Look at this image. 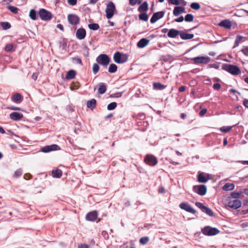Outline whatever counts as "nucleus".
Wrapping results in <instances>:
<instances>
[{
  "instance_id": "aec40b11",
  "label": "nucleus",
  "mask_w": 248,
  "mask_h": 248,
  "mask_svg": "<svg viewBox=\"0 0 248 248\" xmlns=\"http://www.w3.org/2000/svg\"><path fill=\"white\" fill-rule=\"evenodd\" d=\"M23 115L22 113L14 112L10 114V118L14 121H19L23 117Z\"/></svg>"
},
{
  "instance_id": "8fccbe9b",
  "label": "nucleus",
  "mask_w": 248,
  "mask_h": 248,
  "mask_svg": "<svg viewBox=\"0 0 248 248\" xmlns=\"http://www.w3.org/2000/svg\"><path fill=\"white\" fill-rule=\"evenodd\" d=\"M232 126H230V127H221L220 128V130L222 132H224V133H227L228 132H229L231 129H232Z\"/></svg>"
},
{
  "instance_id": "cd10ccee",
  "label": "nucleus",
  "mask_w": 248,
  "mask_h": 248,
  "mask_svg": "<svg viewBox=\"0 0 248 248\" xmlns=\"http://www.w3.org/2000/svg\"><path fill=\"white\" fill-rule=\"evenodd\" d=\"M234 188V185L232 183H227L222 187V189L225 191L232 190Z\"/></svg>"
},
{
  "instance_id": "412c9836",
  "label": "nucleus",
  "mask_w": 248,
  "mask_h": 248,
  "mask_svg": "<svg viewBox=\"0 0 248 248\" xmlns=\"http://www.w3.org/2000/svg\"><path fill=\"white\" fill-rule=\"evenodd\" d=\"M149 40L146 38L141 39L137 43V46L139 48H143L149 43Z\"/></svg>"
},
{
  "instance_id": "9d476101",
  "label": "nucleus",
  "mask_w": 248,
  "mask_h": 248,
  "mask_svg": "<svg viewBox=\"0 0 248 248\" xmlns=\"http://www.w3.org/2000/svg\"><path fill=\"white\" fill-rule=\"evenodd\" d=\"M195 205L199 207L201 210L205 213L206 214L210 216H213V212L209 207L204 206L202 203L200 202H196Z\"/></svg>"
},
{
  "instance_id": "f8f14e48",
  "label": "nucleus",
  "mask_w": 248,
  "mask_h": 248,
  "mask_svg": "<svg viewBox=\"0 0 248 248\" xmlns=\"http://www.w3.org/2000/svg\"><path fill=\"white\" fill-rule=\"evenodd\" d=\"M179 207L183 210H184L187 212L195 214L196 213V211L193 209L191 206L187 202H182L180 205Z\"/></svg>"
},
{
  "instance_id": "b1692460",
  "label": "nucleus",
  "mask_w": 248,
  "mask_h": 248,
  "mask_svg": "<svg viewBox=\"0 0 248 248\" xmlns=\"http://www.w3.org/2000/svg\"><path fill=\"white\" fill-rule=\"evenodd\" d=\"M179 34H180V31L171 29L169 31L167 35L169 37L175 38Z\"/></svg>"
},
{
  "instance_id": "09e8293b",
  "label": "nucleus",
  "mask_w": 248,
  "mask_h": 248,
  "mask_svg": "<svg viewBox=\"0 0 248 248\" xmlns=\"http://www.w3.org/2000/svg\"><path fill=\"white\" fill-rule=\"evenodd\" d=\"M141 2V0H129V4L132 6H134L136 4H140Z\"/></svg>"
},
{
  "instance_id": "c85d7f7f",
  "label": "nucleus",
  "mask_w": 248,
  "mask_h": 248,
  "mask_svg": "<svg viewBox=\"0 0 248 248\" xmlns=\"http://www.w3.org/2000/svg\"><path fill=\"white\" fill-rule=\"evenodd\" d=\"M62 174V170L60 169H57L53 170L52 171V175L54 178H60Z\"/></svg>"
},
{
  "instance_id": "2eb2a0df",
  "label": "nucleus",
  "mask_w": 248,
  "mask_h": 248,
  "mask_svg": "<svg viewBox=\"0 0 248 248\" xmlns=\"http://www.w3.org/2000/svg\"><path fill=\"white\" fill-rule=\"evenodd\" d=\"M164 14L165 12L164 11H160L154 13L150 19L151 23L152 24L155 23L158 20L162 18L164 16Z\"/></svg>"
},
{
  "instance_id": "7c9ffc66",
  "label": "nucleus",
  "mask_w": 248,
  "mask_h": 248,
  "mask_svg": "<svg viewBox=\"0 0 248 248\" xmlns=\"http://www.w3.org/2000/svg\"><path fill=\"white\" fill-rule=\"evenodd\" d=\"M76 76V72L73 70H69L66 74L65 78L68 80L73 79Z\"/></svg>"
},
{
  "instance_id": "39448f33",
  "label": "nucleus",
  "mask_w": 248,
  "mask_h": 248,
  "mask_svg": "<svg viewBox=\"0 0 248 248\" xmlns=\"http://www.w3.org/2000/svg\"><path fill=\"white\" fill-rule=\"evenodd\" d=\"M38 14L41 19L43 20H49L52 18L51 13L45 9H40Z\"/></svg>"
},
{
  "instance_id": "e2e57ef3",
  "label": "nucleus",
  "mask_w": 248,
  "mask_h": 248,
  "mask_svg": "<svg viewBox=\"0 0 248 248\" xmlns=\"http://www.w3.org/2000/svg\"><path fill=\"white\" fill-rule=\"evenodd\" d=\"M9 108L11 110H20V108L18 107H12L11 108Z\"/></svg>"
},
{
  "instance_id": "20e7f679",
  "label": "nucleus",
  "mask_w": 248,
  "mask_h": 248,
  "mask_svg": "<svg viewBox=\"0 0 248 248\" xmlns=\"http://www.w3.org/2000/svg\"><path fill=\"white\" fill-rule=\"evenodd\" d=\"M115 10V6L112 2H109L106 9V17L108 19H110L112 17L114 11Z\"/></svg>"
},
{
  "instance_id": "4d7b16f0",
  "label": "nucleus",
  "mask_w": 248,
  "mask_h": 248,
  "mask_svg": "<svg viewBox=\"0 0 248 248\" xmlns=\"http://www.w3.org/2000/svg\"><path fill=\"white\" fill-rule=\"evenodd\" d=\"M241 51L246 56L248 55V47H246L244 49H242Z\"/></svg>"
},
{
  "instance_id": "de8ad7c7",
  "label": "nucleus",
  "mask_w": 248,
  "mask_h": 248,
  "mask_svg": "<svg viewBox=\"0 0 248 248\" xmlns=\"http://www.w3.org/2000/svg\"><path fill=\"white\" fill-rule=\"evenodd\" d=\"M73 62L78 63L81 65H83L82 61L80 58L78 57H76V58H72Z\"/></svg>"
},
{
  "instance_id": "393cba45",
  "label": "nucleus",
  "mask_w": 248,
  "mask_h": 248,
  "mask_svg": "<svg viewBox=\"0 0 248 248\" xmlns=\"http://www.w3.org/2000/svg\"><path fill=\"white\" fill-rule=\"evenodd\" d=\"M169 4L178 5L180 4L185 6L186 4V2L184 0H167Z\"/></svg>"
},
{
  "instance_id": "680f3d73",
  "label": "nucleus",
  "mask_w": 248,
  "mask_h": 248,
  "mask_svg": "<svg viewBox=\"0 0 248 248\" xmlns=\"http://www.w3.org/2000/svg\"><path fill=\"white\" fill-rule=\"evenodd\" d=\"M185 90H186V87L185 86H182L179 88V91L180 92H184L185 91Z\"/></svg>"
},
{
  "instance_id": "0e129e2a",
  "label": "nucleus",
  "mask_w": 248,
  "mask_h": 248,
  "mask_svg": "<svg viewBox=\"0 0 248 248\" xmlns=\"http://www.w3.org/2000/svg\"><path fill=\"white\" fill-rule=\"evenodd\" d=\"M57 27L60 30H62V31H63V26L61 24H59L57 25Z\"/></svg>"
},
{
  "instance_id": "473e14b6",
  "label": "nucleus",
  "mask_w": 248,
  "mask_h": 248,
  "mask_svg": "<svg viewBox=\"0 0 248 248\" xmlns=\"http://www.w3.org/2000/svg\"><path fill=\"white\" fill-rule=\"evenodd\" d=\"M107 90L106 85L104 83L99 84V87L98 90V93L100 94L104 93Z\"/></svg>"
},
{
  "instance_id": "864d4df0",
  "label": "nucleus",
  "mask_w": 248,
  "mask_h": 248,
  "mask_svg": "<svg viewBox=\"0 0 248 248\" xmlns=\"http://www.w3.org/2000/svg\"><path fill=\"white\" fill-rule=\"evenodd\" d=\"M68 3L71 5H75L77 4V0H67Z\"/></svg>"
},
{
  "instance_id": "2f4dec72",
  "label": "nucleus",
  "mask_w": 248,
  "mask_h": 248,
  "mask_svg": "<svg viewBox=\"0 0 248 248\" xmlns=\"http://www.w3.org/2000/svg\"><path fill=\"white\" fill-rule=\"evenodd\" d=\"M153 88L155 90H162L166 88V86L160 82H155L153 83Z\"/></svg>"
},
{
  "instance_id": "ddd939ff",
  "label": "nucleus",
  "mask_w": 248,
  "mask_h": 248,
  "mask_svg": "<svg viewBox=\"0 0 248 248\" xmlns=\"http://www.w3.org/2000/svg\"><path fill=\"white\" fill-rule=\"evenodd\" d=\"M192 60L195 64L207 63L210 61V58L209 57L204 56L195 57Z\"/></svg>"
},
{
  "instance_id": "f03ea898",
  "label": "nucleus",
  "mask_w": 248,
  "mask_h": 248,
  "mask_svg": "<svg viewBox=\"0 0 248 248\" xmlns=\"http://www.w3.org/2000/svg\"><path fill=\"white\" fill-rule=\"evenodd\" d=\"M96 62L104 66H107L110 62V58L105 54L99 55L96 58Z\"/></svg>"
},
{
  "instance_id": "ea45409f",
  "label": "nucleus",
  "mask_w": 248,
  "mask_h": 248,
  "mask_svg": "<svg viewBox=\"0 0 248 248\" xmlns=\"http://www.w3.org/2000/svg\"><path fill=\"white\" fill-rule=\"evenodd\" d=\"M184 19L186 22H191L194 19V16L192 14H188L185 16Z\"/></svg>"
},
{
  "instance_id": "13d9d810",
  "label": "nucleus",
  "mask_w": 248,
  "mask_h": 248,
  "mask_svg": "<svg viewBox=\"0 0 248 248\" xmlns=\"http://www.w3.org/2000/svg\"><path fill=\"white\" fill-rule=\"evenodd\" d=\"M207 112V109L204 108L201 110L199 113V115L200 116H203Z\"/></svg>"
},
{
  "instance_id": "f3484780",
  "label": "nucleus",
  "mask_w": 248,
  "mask_h": 248,
  "mask_svg": "<svg viewBox=\"0 0 248 248\" xmlns=\"http://www.w3.org/2000/svg\"><path fill=\"white\" fill-rule=\"evenodd\" d=\"M97 217V213L96 211H93L88 213L86 216V218L87 220L91 221H94L96 220Z\"/></svg>"
},
{
  "instance_id": "052dcab7",
  "label": "nucleus",
  "mask_w": 248,
  "mask_h": 248,
  "mask_svg": "<svg viewBox=\"0 0 248 248\" xmlns=\"http://www.w3.org/2000/svg\"><path fill=\"white\" fill-rule=\"evenodd\" d=\"M158 192L161 193H165V188L163 187H160L158 189Z\"/></svg>"
},
{
  "instance_id": "5701e85b",
  "label": "nucleus",
  "mask_w": 248,
  "mask_h": 248,
  "mask_svg": "<svg viewBox=\"0 0 248 248\" xmlns=\"http://www.w3.org/2000/svg\"><path fill=\"white\" fill-rule=\"evenodd\" d=\"M180 36L183 40H188L192 39L194 37V34L191 33H188L186 32H180Z\"/></svg>"
},
{
  "instance_id": "0eeeda50",
  "label": "nucleus",
  "mask_w": 248,
  "mask_h": 248,
  "mask_svg": "<svg viewBox=\"0 0 248 248\" xmlns=\"http://www.w3.org/2000/svg\"><path fill=\"white\" fill-rule=\"evenodd\" d=\"M193 190L199 195L203 196L206 193L207 188L204 185L194 186L193 187Z\"/></svg>"
},
{
  "instance_id": "a19ab883",
  "label": "nucleus",
  "mask_w": 248,
  "mask_h": 248,
  "mask_svg": "<svg viewBox=\"0 0 248 248\" xmlns=\"http://www.w3.org/2000/svg\"><path fill=\"white\" fill-rule=\"evenodd\" d=\"M190 7L194 10H199L201 8L200 4L198 2H193L190 4Z\"/></svg>"
},
{
  "instance_id": "603ef678",
  "label": "nucleus",
  "mask_w": 248,
  "mask_h": 248,
  "mask_svg": "<svg viewBox=\"0 0 248 248\" xmlns=\"http://www.w3.org/2000/svg\"><path fill=\"white\" fill-rule=\"evenodd\" d=\"M241 193L239 192H232L231 193V197L234 199H237L240 196Z\"/></svg>"
},
{
  "instance_id": "72a5a7b5",
  "label": "nucleus",
  "mask_w": 248,
  "mask_h": 248,
  "mask_svg": "<svg viewBox=\"0 0 248 248\" xmlns=\"http://www.w3.org/2000/svg\"><path fill=\"white\" fill-rule=\"evenodd\" d=\"M88 27L90 30L96 31L99 29V25L97 23H91L88 25Z\"/></svg>"
},
{
  "instance_id": "a211bd4d",
  "label": "nucleus",
  "mask_w": 248,
  "mask_h": 248,
  "mask_svg": "<svg viewBox=\"0 0 248 248\" xmlns=\"http://www.w3.org/2000/svg\"><path fill=\"white\" fill-rule=\"evenodd\" d=\"M218 25L221 27H223L227 29H231L232 26V22L229 19H225L221 21L219 24Z\"/></svg>"
},
{
  "instance_id": "49530a36",
  "label": "nucleus",
  "mask_w": 248,
  "mask_h": 248,
  "mask_svg": "<svg viewBox=\"0 0 248 248\" xmlns=\"http://www.w3.org/2000/svg\"><path fill=\"white\" fill-rule=\"evenodd\" d=\"M22 174V170L21 169L17 170L14 174L15 177H18L20 176Z\"/></svg>"
},
{
  "instance_id": "c03bdc74",
  "label": "nucleus",
  "mask_w": 248,
  "mask_h": 248,
  "mask_svg": "<svg viewBox=\"0 0 248 248\" xmlns=\"http://www.w3.org/2000/svg\"><path fill=\"white\" fill-rule=\"evenodd\" d=\"M149 240L148 237H143L140 239V242L142 245H145L148 242Z\"/></svg>"
},
{
  "instance_id": "1a4fd4ad",
  "label": "nucleus",
  "mask_w": 248,
  "mask_h": 248,
  "mask_svg": "<svg viewBox=\"0 0 248 248\" xmlns=\"http://www.w3.org/2000/svg\"><path fill=\"white\" fill-rule=\"evenodd\" d=\"M211 175L208 173L200 172L199 173L198 175V181L200 183H206L209 180L211 179Z\"/></svg>"
},
{
  "instance_id": "69168bd1",
  "label": "nucleus",
  "mask_w": 248,
  "mask_h": 248,
  "mask_svg": "<svg viewBox=\"0 0 248 248\" xmlns=\"http://www.w3.org/2000/svg\"><path fill=\"white\" fill-rule=\"evenodd\" d=\"M99 0H89V2L90 4H95Z\"/></svg>"
},
{
  "instance_id": "4be33fe9",
  "label": "nucleus",
  "mask_w": 248,
  "mask_h": 248,
  "mask_svg": "<svg viewBox=\"0 0 248 248\" xmlns=\"http://www.w3.org/2000/svg\"><path fill=\"white\" fill-rule=\"evenodd\" d=\"M114 61L117 63H122L125 62V61L122 60L121 54L119 52H116L113 56Z\"/></svg>"
},
{
  "instance_id": "7ed1b4c3",
  "label": "nucleus",
  "mask_w": 248,
  "mask_h": 248,
  "mask_svg": "<svg viewBox=\"0 0 248 248\" xmlns=\"http://www.w3.org/2000/svg\"><path fill=\"white\" fill-rule=\"evenodd\" d=\"M202 233L208 236H212L217 234L219 233V230L216 228H212L210 226H207L202 229Z\"/></svg>"
},
{
  "instance_id": "dca6fc26",
  "label": "nucleus",
  "mask_w": 248,
  "mask_h": 248,
  "mask_svg": "<svg viewBox=\"0 0 248 248\" xmlns=\"http://www.w3.org/2000/svg\"><path fill=\"white\" fill-rule=\"evenodd\" d=\"M86 35V31L85 30L82 28L78 29L76 33V37L79 40H82L84 39Z\"/></svg>"
},
{
  "instance_id": "c756f323",
  "label": "nucleus",
  "mask_w": 248,
  "mask_h": 248,
  "mask_svg": "<svg viewBox=\"0 0 248 248\" xmlns=\"http://www.w3.org/2000/svg\"><path fill=\"white\" fill-rule=\"evenodd\" d=\"M22 100V96L20 93H17L13 95L12 100L16 103H19Z\"/></svg>"
},
{
  "instance_id": "58836bf2",
  "label": "nucleus",
  "mask_w": 248,
  "mask_h": 248,
  "mask_svg": "<svg viewBox=\"0 0 248 248\" xmlns=\"http://www.w3.org/2000/svg\"><path fill=\"white\" fill-rule=\"evenodd\" d=\"M0 25L4 30H7L11 28V24L7 22H1Z\"/></svg>"
},
{
  "instance_id": "423d86ee",
  "label": "nucleus",
  "mask_w": 248,
  "mask_h": 248,
  "mask_svg": "<svg viewBox=\"0 0 248 248\" xmlns=\"http://www.w3.org/2000/svg\"><path fill=\"white\" fill-rule=\"evenodd\" d=\"M144 161L146 164L151 166H154L157 163L156 157L152 155H146L144 158Z\"/></svg>"
},
{
  "instance_id": "774afa93",
  "label": "nucleus",
  "mask_w": 248,
  "mask_h": 248,
  "mask_svg": "<svg viewBox=\"0 0 248 248\" xmlns=\"http://www.w3.org/2000/svg\"><path fill=\"white\" fill-rule=\"evenodd\" d=\"M243 104L246 108H248V100L245 99L244 101Z\"/></svg>"
},
{
  "instance_id": "37998d69",
  "label": "nucleus",
  "mask_w": 248,
  "mask_h": 248,
  "mask_svg": "<svg viewBox=\"0 0 248 248\" xmlns=\"http://www.w3.org/2000/svg\"><path fill=\"white\" fill-rule=\"evenodd\" d=\"M117 107V103L116 102H112L109 104L107 106V109L109 110L114 109Z\"/></svg>"
},
{
  "instance_id": "6e6552de",
  "label": "nucleus",
  "mask_w": 248,
  "mask_h": 248,
  "mask_svg": "<svg viewBox=\"0 0 248 248\" xmlns=\"http://www.w3.org/2000/svg\"><path fill=\"white\" fill-rule=\"evenodd\" d=\"M67 19L70 24L76 26L79 24L80 21L79 17L75 14H69L67 16Z\"/></svg>"
},
{
  "instance_id": "5fc2aeb1",
  "label": "nucleus",
  "mask_w": 248,
  "mask_h": 248,
  "mask_svg": "<svg viewBox=\"0 0 248 248\" xmlns=\"http://www.w3.org/2000/svg\"><path fill=\"white\" fill-rule=\"evenodd\" d=\"M184 20V18L183 16H181L180 17L176 18L174 20V21L177 22H183Z\"/></svg>"
},
{
  "instance_id": "6ab92c4d",
  "label": "nucleus",
  "mask_w": 248,
  "mask_h": 248,
  "mask_svg": "<svg viewBox=\"0 0 248 248\" xmlns=\"http://www.w3.org/2000/svg\"><path fill=\"white\" fill-rule=\"evenodd\" d=\"M185 12V8L181 6H176L174 7L173 11V14L174 16H177Z\"/></svg>"
},
{
  "instance_id": "3c124183",
  "label": "nucleus",
  "mask_w": 248,
  "mask_h": 248,
  "mask_svg": "<svg viewBox=\"0 0 248 248\" xmlns=\"http://www.w3.org/2000/svg\"><path fill=\"white\" fill-rule=\"evenodd\" d=\"M13 48V45L11 44H8L5 46V50L6 51H10Z\"/></svg>"
},
{
  "instance_id": "9b49d317",
  "label": "nucleus",
  "mask_w": 248,
  "mask_h": 248,
  "mask_svg": "<svg viewBox=\"0 0 248 248\" xmlns=\"http://www.w3.org/2000/svg\"><path fill=\"white\" fill-rule=\"evenodd\" d=\"M241 205V202L238 199H233L232 200H230L227 204V206L233 209H236L240 207Z\"/></svg>"
},
{
  "instance_id": "a878e982",
  "label": "nucleus",
  "mask_w": 248,
  "mask_h": 248,
  "mask_svg": "<svg viewBox=\"0 0 248 248\" xmlns=\"http://www.w3.org/2000/svg\"><path fill=\"white\" fill-rule=\"evenodd\" d=\"M149 5L147 1H144L138 8L140 12H146L148 10Z\"/></svg>"
},
{
  "instance_id": "338daca9",
  "label": "nucleus",
  "mask_w": 248,
  "mask_h": 248,
  "mask_svg": "<svg viewBox=\"0 0 248 248\" xmlns=\"http://www.w3.org/2000/svg\"><path fill=\"white\" fill-rule=\"evenodd\" d=\"M78 248H89V247L86 244H82Z\"/></svg>"
},
{
  "instance_id": "f704fd0d",
  "label": "nucleus",
  "mask_w": 248,
  "mask_h": 248,
  "mask_svg": "<svg viewBox=\"0 0 248 248\" xmlns=\"http://www.w3.org/2000/svg\"><path fill=\"white\" fill-rule=\"evenodd\" d=\"M117 70V66L116 64L112 63L110 64L108 68V72L109 73H115Z\"/></svg>"
},
{
  "instance_id": "4c0bfd02",
  "label": "nucleus",
  "mask_w": 248,
  "mask_h": 248,
  "mask_svg": "<svg viewBox=\"0 0 248 248\" xmlns=\"http://www.w3.org/2000/svg\"><path fill=\"white\" fill-rule=\"evenodd\" d=\"M7 8L11 12L14 14H17L19 11V9L17 7L12 5L8 6Z\"/></svg>"
},
{
  "instance_id": "bb28decb",
  "label": "nucleus",
  "mask_w": 248,
  "mask_h": 248,
  "mask_svg": "<svg viewBox=\"0 0 248 248\" xmlns=\"http://www.w3.org/2000/svg\"><path fill=\"white\" fill-rule=\"evenodd\" d=\"M96 101L95 99H92L91 100L88 101L87 103V108H91V109H93L96 107Z\"/></svg>"
},
{
  "instance_id": "6e6d98bb",
  "label": "nucleus",
  "mask_w": 248,
  "mask_h": 248,
  "mask_svg": "<svg viewBox=\"0 0 248 248\" xmlns=\"http://www.w3.org/2000/svg\"><path fill=\"white\" fill-rule=\"evenodd\" d=\"M221 88V85L219 83H215L213 85V88L215 90H218Z\"/></svg>"
},
{
  "instance_id": "a18cd8bd",
  "label": "nucleus",
  "mask_w": 248,
  "mask_h": 248,
  "mask_svg": "<svg viewBox=\"0 0 248 248\" xmlns=\"http://www.w3.org/2000/svg\"><path fill=\"white\" fill-rule=\"evenodd\" d=\"M99 70V66L97 63H94L93 66V72L94 74H96Z\"/></svg>"
},
{
  "instance_id": "79ce46f5",
  "label": "nucleus",
  "mask_w": 248,
  "mask_h": 248,
  "mask_svg": "<svg viewBox=\"0 0 248 248\" xmlns=\"http://www.w3.org/2000/svg\"><path fill=\"white\" fill-rule=\"evenodd\" d=\"M243 39V37L239 36V35L237 36L235 41V42H234V45L233 47L237 46L239 45L240 42Z\"/></svg>"
},
{
  "instance_id": "f257e3e1",
  "label": "nucleus",
  "mask_w": 248,
  "mask_h": 248,
  "mask_svg": "<svg viewBox=\"0 0 248 248\" xmlns=\"http://www.w3.org/2000/svg\"><path fill=\"white\" fill-rule=\"evenodd\" d=\"M223 69L233 75H238L240 73V70L238 66L232 64H226L223 66Z\"/></svg>"
},
{
  "instance_id": "e433bc0d",
  "label": "nucleus",
  "mask_w": 248,
  "mask_h": 248,
  "mask_svg": "<svg viewBox=\"0 0 248 248\" xmlns=\"http://www.w3.org/2000/svg\"><path fill=\"white\" fill-rule=\"evenodd\" d=\"M29 16L31 19L36 20L37 19L36 11L33 9H31L30 12Z\"/></svg>"
},
{
  "instance_id": "4468645a",
  "label": "nucleus",
  "mask_w": 248,
  "mask_h": 248,
  "mask_svg": "<svg viewBox=\"0 0 248 248\" xmlns=\"http://www.w3.org/2000/svg\"><path fill=\"white\" fill-rule=\"evenodd\" d=\"M60 147L57 144H52L44 146L41 149V151L44 153H48L51 151L59 150Z\"/></svg>"
},
{
  "instance_id": "c9c22d12",
  "label": "nucleus",
  "mask_w": 248,
  "mask_h": 248,
  "mask_svg": "<svg viewBox=\"0 0 248 248\" xmlns=\"http://www.w3.org/2000/svg\"><path fill=\"white\" fill-rule=\"evenodd\" d=\"M139 17L140 20L147 21L148 19V15L145 13H141Z\"/></svg>"
},
{
  "instance_id": "bf43d9fd",
  "label": "nucleus",
  "mask_w": 248,
  "mask_h": 248,
  "mask_svg": "<svg viewBox=\"0 0 248 248\" xmlns=\"http://www.w3.org/2000/svg\"><path fill=\"white\" fill-rule=\"evenodd\" d=\"M31 178V175L30 173H26L24 175V178L26 180H29Z\"/></svg>"
}]
</instances>
